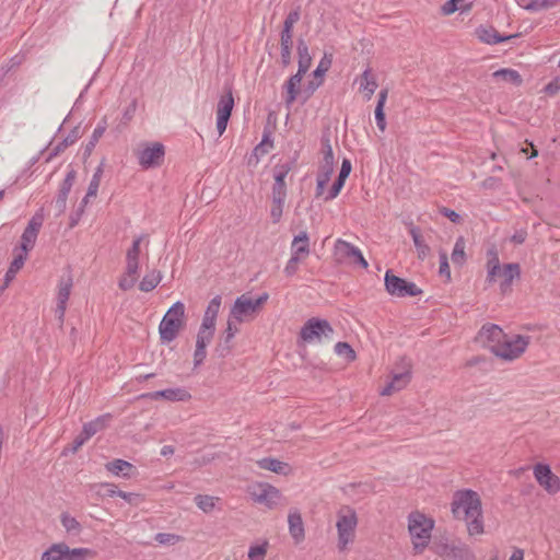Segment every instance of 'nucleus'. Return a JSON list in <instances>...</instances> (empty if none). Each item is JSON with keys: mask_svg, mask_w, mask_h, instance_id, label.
Returning <instances> with one entry per match:
<instances>
[{"mask_svg": "<svg viewBox=\"0 0 560 560\" xmlns=\"http://www.w3.org/2000/svg\"><path fill=\"white\" fill-rule=\"evenodd\" d=\"M452 513L455 518L466 521L469 535L483 533L481 501L477 492L457 491L452 502Z\"/></svg>", "mask_w": 560, "mask_h": 560, "instance_id": "nucleus-1", "label": "nucleus"}, {"mask_svg": "<svg viewBox=\"0 0 560 560\" xmlns=\"http://www.w3.org/2000/svg\"><path fill=\"white\" fill-rule=\"evenodd\" d=\"M358 526V515L354 509L349 505H343L337 512V548L339 551H345L353 544L355 539V529Z\"/></svg>", "mask_w": 560, "mask_h": 560, "instance_id": "nucleus-2", "label": "nucleus"}, {"mask_svg": "<svg viewBox=\"0 0 560 560\" xmlns=\"http://www.w3.org/2000/svg\"><path fill=\"white\" fill-rule=\"evenodd\" d=\"M434 522L423 513L412 512L408 516V529L412 546L417 553H421L429 545Z\"/></svg>", "mask_w": 560, "mask_h": 560, "instance_id": "nucleus-3", "label": "nucleus"}, {"mask_svg": "<svg viewBox=\"0 0 560 560\" xmlns=\"http://www.w3.org/2000/svg\"><path fill=\"white\" fill-rule=\"evenodd\" d=\"M185 326V305L177 301L163 316L160 326V338L163 342L170 343L176 339Z\"/></svg>", "mask_w": 560, "mask_h": 560, "instance_id": "nucleus-4", "label": "nucleus"}, {"mask_svg": "<svg viewBox=\"0 0 560 560\" xmlns=\"http://www.w3.org/2000/svg\"><path fill=\"white\" fill-rule=\"evenodd\" d=\"M96 556L90 548H70L66 542L51 544L40 556V560H89Z\"/></svg>", "mask_w": 560, "mask_h": 560, "instance_id": "nucleus-5", "label": "nucleus"}, {"mask_svg": "<svg viewBox=\"0 0 560 560\" xmlns=\"http://www.w3.org/2000/svg\"><path fill=\"white\" fill-rule=\"evenodd\" d=\"M530 341L529 336L523 335H504V338L499 343H494L490 346V349L493 354L497 357L512 361L517 359L523 354L528 347Z\"/></svg>", "mask_w": 560, "mask_h": 560, "instance_id": "nucleus-6", "label": "nucleus"}, {"mask_svg": "<svg viewBox=\"0 0 560 560\" xmlns=\"http://www.w3.org/2000/svg\"><path fill=\"white\" fill-rule=\"evenodd\" d=\"M310 254V237L306 231L300 232L291 243V257L283 272L287 277H293L299 270V264Z\"/></svg>", "mask_w": 560, "mask_h": 560, "instance_id": "nucleus-7", "label": "nucleus"}, {"mask_svg": "<svg viewBox=\"0 0 560 560\" xmlns=\"http://www.w3.org/2000/svg\"><path fill=\"white\" fill-rule=\"evenodd\" d=\"M268 293H262L257 299H252L246 294L238 296L230 310V317L236 322L242 323L248 317L253 316L259 307L267 302Z\"/></svg>", "mask_w": 560, "mask_h": 560, "instance_id": "nucleus-8", "label": "nucleus"}, {"mask_svg": "<svg viewBox=\"0 0 560 560\" xmlns=\"http://www.w3.org/2000/svg\"><path fill=\"white\" fill-rule=\"evenodd\" d=\"M334 335V328L326 319L312 317L305 322L300 331V337L305 342L320 341L323 337L330 339Z\"/></svg>", "mask_w": 560, "mask_h": 560, "instance_id": "nucleus-9", "label": "nucleus"}, {"mask_svg": "<svg viewBox=\"0 0 560 560\" xmlns=\"http://www.w3.org/2000/svg\"><path fill=\"white\" fill-rule=\"evenodd\" d=\"M385 289L388 294L397 298L417 296L422 293L415 282L395 276L392 270L385 272Z\"/></svg>", "mask_w": 560, "mask_h": 560, "instance_id": "nucleus-10", "label": "nucleus"}, {"mask_svg": "<svg viewBox=\"0 0 560 560\" xmlns=\"http://www.w3.org/2000/svg\"><path fill=\"white\" fill-rule=\"evenodd\" d=\"M140 237L135 238L132 247L127 253L126 272L119 280V288L124 291L131 289L138 279Z\"/></svg>", "mask_w": 560, "mask_h": 560, "instance_id": "nucleus-11", "label": "nucleus"}, {"mask_svg": "<svg viewBox=\"0 0 560 560\" xmlns=\"http://www.w3.org/2000/svg\"><path fill=\"white\" fill-rule=\"evenodd\" d=\"M44 223V215L40 212L35 213L28 221L21 235L20 250L28 253L35 246L38 233Z\"/></svg>", "mask_w": 560, "mask_h": 560, "instance_id": "nucleus-12", "label": "nucleus"}, {"mask_svg": "<svg viewBox=\"0 0 560 560\" xmlns=\"http://www.w3.org/2000/svg\"><path fill=\"white\" fill-rule=\"evenodd\" d=\"M533 470L535 479L548 493L555 494L560 491V479L551 471L549 465L538 463Z\"/></svg>", "mask_w": 560, "mask_h": 560, "instance_id": "nucleus-13", "label": "nucleus"}, {"mask_svg": "<svg viewBox=\"0 0 560 560\" xmlns=\"http://www.w3.org/2000/svg\"><path fill=\"white\" fill-rule=\"evenodd\" d=\"M73 287V279L70 273L62 276L57 285V306L55 313L60 323H63L67 304Z\"/></svg>", "mask_w": 560, "mask_h": 560, "instance_id": "nucleus-14", "label": "nucleus"}, {"mask_svg": "<svg viewBox=\"0 0 560 560\" xmlns=\"http://www.w3.org/2000/svg\"><path fill=\"white\" fill-rule=\"evenodd\" d=\"M250 495L255 502L273 509L281 498V492L269 483H259L253 488Z\"/></svg>", "mask_w": 560, "mask_h": 560, "instance_id": "nucleus-15", "label": "nucleus"}, {"mask_svg": "<svg viewBox=\"0 0 560 560\" xmlns=\"http://www.w3.org/2000/svg\"><path fill=\"white\" fill-rule=\"evenodd\" d=\"M165 159V148L161 142L142 144V170L162 165Z\"/></svg>", "mask_w": 560, "mask_h": 560, "instance_id": "nucleus-16", "label": "nucleus"}, {"mask_svg": "<svg viewBox=\"0 0 560 560\" xmlns=\"http://www.w3.org/2000/svg\"><path fill=\"white\" fill-rule=\"evenodd\" d=\"M434 552L444 560H475L472 551L464 545L440 544L434 547Z\"/></svg>", "mask_w": 560, "mask_h": 560, "instance_id": "nucleus-17", "label": "nucleus"}, {"mask_svg": "<svg viewBox=\"0 0 560 560\" xmlns=\"http://www.w3.org/2000/svg\"><path fill=\"white\" fill-rule=\"evenodd\" d=\"M190 397L191 395L182 387L142 393V399L151 400L164 399L167 401H187L190 399Z\"/></svg>", "mask_w": 560, "mask_h": 560, "instance_id": "nucleus-18", "label": "nucleus"}, {"mask_svg": "<svg viewBox=\"0 0 560 560\" xmlns=\"http://www.w3.org/2000/svg\"><path fill=\"white\" fill-rule=\"evenodd\" d=\"M336 248L339 253H341L345 257L352 260L353 264L361 266L362 268L366 269L369 264L365 260V258L362 255V252L359 249V247L354 246L353 244L338 240L336 244Z\"/></svg>", "mask_w": 560, "mask_h": 560, "instance_id": "nucleus-19", "label": "nucleus"}, {"mask_svg": "<svg viewBox=\"0 0 560 560\" xmlns=\"http://www.w3.org/2000/svg\"><path fill=\"white\" fill-rule=\"evenodd\" d=\"M289 533L295 542H300L305 537L304 523L298 509H292L288 515Z\"/></svg>", "mask_w": 560, "mask_h": 560, "instance_id": "nucleus-20", "label": "nucleus"}, {"mask_svg": "<svg viewBox=\"0 0 560 560\" xmlns=\"http://www.w3.org/2000/svg\"><path fill=\"white\" fill-rule=\"evenodd\" d=\"M75 179V171L70 170L65 179L62 180L57 198H56V207L58 208L59 212H63L67 208V198L69 192L71 191V188L73 186Z\"/></svg>", "mask_w": 560, "mask_h": 560, "instance_id": "nucleus-21", "label": "nucleus"}, {"mask_svg": "<svg viewBox=\"0 0 560 560\" xmlns=\"http://www.w3.org/2000/svg\"><path fill=\"white\" fill-rule=\"evenodd\" d=\"M305 72H298L289 78V80L284 83V89L287 92L284 102L288 107H290L296 100L298 94L300 92V84L303 79Z\"/></svg>", "mask_w": 560, "mask_h": 560, "instance_id": "nucleus-22", "label": "nucleus"}, {"mask_svg": "<svg viewBox=\"0 0 560 560\" xmlns=\"http://www.w3.org/2000/svg\"><path fill=\"white\" fill-rule=\"evenodd\" d=\"M504 332L495 324H488L483 325L478 334V338L482 342H489V347L494 343L501 342V340L504 338Z\"/></svg>", "mask_w": 560, "mask_h": 560, "instance_id": "nucleus-23", "label": "nucleus"}, {"mask_svg": "<svg viewBox=\"0 0 560 560\" xmlns=\"http://www.w3.org/2000/svg\"><path fill=\"white\" fill-rule=\"evenodd\" d=\"M503 280L500 283V290L502 293H506L511 290V285L514 279L521 277V267L517 262L505 264L502 268Z\"/></svg>", "mask_w": 560, "mask_h": 560, "instance_id": "nucleus-24", "label": "nucleus"}, {"mask_svg": "<svg viewBox=\"0 0 560 560\" xmlns=\"http://www.w3.org/2000/svg\"><path fill=\"white\" fill-rule=\"evenodd\" d=\"M478 38L489 45H497L516 37V35H501L493 27H479L477 30Z\"/></svg>", "mask_w": 560, "mask_h": 560, "instance_id": "nucleus-25", "label": "nucleus"}, {"mask_svg": "<svg viewBox=\"0 0 560 560\" xmlns=\"http://www.w3.org/2000/svg\"><path fill=\"white\" fill-rule=\"evenodd\" d=\"M105 469L117 477H129L136 469L132 464L124 459H114L105 464Z\"/></svg>", "mask_w": 560, "mask_h": 560, "instance_id": "nucleus-26", "label": "nucleus"}, {"mask_svg": "<svg viewBox=\"0 0 560 560\" xmlns=\"http://www.w3.org/2000/svg\"><path fill=\"white\" fill-rule=\"evenodd\" d=\"M110 419L112 416L109 413L102 415L94 420L84 423L82 432L85 434V438L91 439L94 434L104 430L108 425Z\"/></svg>", "mask_w": 560, "mask_h": 560, "instance_id": "nucleus-27", "label": "nucleus"}, {"mask_svg": "<svg viewBox=\"0 0 560 560\" xmlns=\"http://www.w3.org/2000/svg\"><path fill=\"white\" fill-rule=\"evenodd\" d=\"M410 381V373L408 371L400 372L393 375L392 381L382 389V395H390L394 392L402 389Z\"/></svg>", "mask_w": 560, "mask_h": 560, "instance_id": "nucleus-28", "label": "nucleus"}, {"mask_svg": "<svg viewBox=\"0 0 560 560\" xmlns=\"http://www.w3.org/2000/svg\"><path fill=\"white\" fill-rule=\"evenodd\" d=\"M296 50L299 56L298 70H300V72L306 73L312 65V56L308 51V46L303 38L298 39Z\"/></svg>", "mask_w": 560, "mask_h": 560, "instance_id": "nucleus-29", "label": "nucleus"}, {"mask_svg": "<svg viewBox=\"0 0 560 560\" xmlns=\"http://www.w3.org/2000/svg\"><path fill=\"white\" fill-rule=\"evenodd\" d=\"M257 464L261 469L269 470L279 475H287L290 470L289 464L272 457L261 458Z\"/></svg>", "mask_w": 560, "mask_h": 560, "instance_id": "nucleus-30", "label": "nucleus"}, {"mask_svg": "<svg viewBox=\"0 0 560 560\" xmlns=\"http://www.w3.org/2000/svg\"><path fill=\"white\" fill-rule=\"evenodd\" d=\"M377 82L370 68L365 69L360 78V90L364 92V97L370 101L375 90Z\"/></svg>", "mask_w": 560, "mask_h": 560, "instance_id": "nucleus-31", "label": "nucleus"}, {"mask_svg": "<svg viewBox=\"0 0 560 560\" xmlns=\"http://www.w3.org/2000/svg\"><path fill=\"white\" fill-rule=\"evenodd\" d=\"M234 107V97L232 94V90L229 89L225 94H223L217 105V117H223L230 119L232 110Z\"/></svg>", "mask_w": 560, "mask_h": 560, "instance_id": "nucleus-32", "label": "nucleus"}, {"mask_svg": "<svg viewBox=\"0 0 560 560\" xmlns=\"http://www.w3.org/2000/svg\"><path fill=\"white\" fill-rule=\"evenodd\" d=\"M409 233L412 237L415 247L417 249L418 258L423 260L429 255L430 247L423 242L419 228L411 224Z\"/></svg>", "mask_w": 560, "mask_h": 560, "instance_id": "nucleus-33", "label": "nucleus"}, {"mask_svg": "<svg viewBox=\"0 0 560 560\" xmlns=\"http://www.w3.org/2000/svg\"><path fill=\"white\" fill-rule=\"evenodd\" d=\"M90 490L98 498H114L118 492L117 486L110 482H98L90 486Z\"/></svg>", "mask_w": 560, "mask_h": 560, "instance_id": "nucleus-34", "label": "nucleus"}, {"mask_svg": "<svg viewBox=\"0 0 560 560\" xmlns=\"http://www.w3.org/2000/svg\"><path fill=\"white\" fill-rule=\"evenodd\" d=\"M492 77L494 79L510 82L516 86H520L523 83L522 75L520 74L518 71H516L514 69L503 68V69L497 70L492 73Z\"/></svg>", "mask_w": 560, "mask_h": 560, "instance_id": "nucleus-35", "label": "nucleus"}, {"mask_svg": "<svg viewBox=\"0 0 560 560\" xmlns=\"http://www.w3.org/2000/svg\"><path fill=\"white\" fill-rule=\"evenodd\" d=\"M465 246V238L463 236L457 237L451 254L452 262L457 267H462L466 262Z\"/></svg>", "mask_w": 560, "mask_h": 560, "instance_id": "nucleus-36", "label": "nucleus"}, {"mask_svg": "<svg viewBox=\"0 0 560 560\" xmlns=\"http://www.w3.org/2000/svg\"><path fill=\"white\" fill-rule=\"evenodd\" d=\"M233 339L232 337L223 334L220 338H219V341L214 348V354L218 357V358H226L231 351H232V348H233Z\"/></svg>", "mask_w": 560, "mask_h": 560, "instance_id": "nucleus-37", "label": "nucleus"}, {"mask_svg": "<svg viewBox=\"0 0 560 560\" xmlns=\"http://www.w3.org/2000/svg\"><path fill=\"white\" fill-rule=\"evenodd\" d=\"M106 128H107V122H106V119L104 118L94 128L91 139L85 147V154H88V155L91 154V152L95 148L96 143L98 142V140L103 137L104 132L106 131Z\"/></svg>", "mask_w": 560, "mask_h": 560, "instance_id": "nucleus-38", "label": "nucleus"}, {"mask_svg": "<svg viewBox=\"0 0 560 560\" xmlns=\"http://www.w3.org/2000/svg\"><path fill=\"white\" fill-rule=\"evenodd\" d=\"M218 500V498L207 494H197L194 498L196 505L205 513L212 512L215 508V502Z\"/></svg>", "mask_w": 560, "mask_h": 560, "instance_id": "nucleus-39", "label": "nucleus"}, {"mask_svg": "<svg viewBox=\"0 0 560 560\" xmlns=\"http://www.w3.org/2000/svg\"><path fill=\"white\" fill-rule=\"evenodd\" d=\"M471 3H466L465 0H447L442 5V13L450 15L456 11L465 12L470 9Z\"/></svg>", "mask_w": 560, "mask_h": 560, "instance_id": "nucleus-40", "label": "nucleus"}, {"mask_svg": "<svg viewBox=\"0 0 560 560\" xmlns=\"http://www.w3.org/2000/svg\"><path fill=\"white\" fill-rule=\"evenodd\" d=\"M60 522L67 533L79 534L82 529V526L78 520L71 516L69 513H62L60 515Z\"/></svg>", "mask_w": 560, "mask_h": 560, "instance_id": "nucleus-41", "label": "nucleus"}, {"mask_svg": "<svg viewBox=\"0 0 560 560\" xmlns=\"http://www.w3.org/2000/svg\"><path fill=\"white\" fill-rule=\"evenodd\" d=\"M559 1L560 0H530L524 5V9L530 12H538L556 7Z\"/></svg>", "mask_w": 560, "mask_h": 560, "instance_id": "nucleus-42", "label": "nucleus"}, {"mask_svg": "<svg viewBox=\"0 0 560 560\" xmlns=\"http://www.w3.org/2000/svg\"><path fill=\"white\" fill-rule=\"evenodd\" d=\"M137 98H132L130 103L124 108L122 116L118 127H125L131 121L137 112Z\"/></svg>", "mask_w": 560, "mask_h": 560, "instance_id": "nucleus-43", "label": "nucleus"}, {"mask_svg": "<svg viewBox=\"0 0 560 560\" xmlns=\"http://www.w3.org/2000/svg\"><path fill=\"white\" fill-rule=\"evenodd\" d=\"M335 352L340 357H345L347 361H353L355 359V352L348 342H337L335 345Z\"/></svg>", "mask_w": 560, "mask_h": 560, "instance_id": "nucleus-44", "label": "nucleus"}, {"mask_svg": "<svg viewBox=\"0 0 560 560\" xmlns=\"http://www.w3.org/2000/svg\"><path fill=\"white\" fill-rule=\"evenodd\" d=\"M161 273L156 271H152L151 273L144 276L142 278V291H151L153 290L161 281Z\"/></svg>", "mask_w": 560, "mask_h": 560, "instance_id": "nucleus-45", "label": "nucleus"}, {"mask_svg": "<svg viewBox=\"0 0 560 560\" xmlns=\"http://www.w3.org/2000/svg\"><path fill=\"white\" fill-rule=\"evenodd\" d=\"M335 168V159H324L322 161V164L319 166L317 176L330 179Z\"/></svg>", "mask_w": 560, "mask_h": 560, "instance_id": "nucleus-46", "label": "nucleus"}, {"mask_svg": "<svg viewBox=\"0 0 560 560\" xmlns=\"http://www.w3.org/2000/svg\"><path fill=\"white\" fill-rule=\"evenodd\" d=\"M345 182L346 179L341 178V177H337L332 184V186L330 187V189L328 190V192L324 196V201L327 202V201H331L334 200L335 198H337V196L340 194L343 185H345Z\"/></svg>", "mask_w": 560, "mask_h": 560, "instance_id": "nucleus-47", "label": "nucleus"}, {"mask_svg": "<svg viewBox=\"0 0 560 560\" xmlns=\"http://www.w3.org/2000/svg\"><path fill=\"white\" fill-rule=\"evenodd\" d=\"M221 303H222V298L221 295H215L214 298H212L210 300V302L208 303V306L205 311V315H208V316H211V317H218V314H219V311H220V307H221Z\"/></svg>", "mask_w": 560, "mask_h": 560, "instance_id": "nucleus-48", "label": "nucleus"}, {"mask_svg": "<svg viewBox=\"0 0 560 560\" xmlns=\"http://www.w3.org/2000/svg\"><path fill=\"white\" fill-rule=\"evenodd\" d=\"M214 331L199 327L196 345L207 347L213 339Z\"/></svg>", "mask_w": 560, "mask_h": 560, "instance_id": "nucleus-49", "label": "nucleus"}, {"mask_svg": "<svg viewBox=\"0 0 560 560\" xmlns=\"http://www.w3.org/2000/svg\"><path fill=\"white\" fill-rule=\"evenodd\" d=\"M267 552V542L262 545L252 546L248 550V559L249 560H264V557Z\"/></svg>", "mask_w": 560, "mask_h": 560, "instance_id": "nucleus-50", "label": "nucleus"}, {"mask_svg": "<svg viewBox=\"0 0 560 560\" xmlns=\"http://www.w3.org/2000/svg\"><path fill=\"white\" fill-rule=\"evenodd\" d=\"M154 539L161 545H174L180 540V537L175 534L158 533Z\"/></svg>", "mask_w": 560, "mask_h": 560, "instance_id": "nucleus-51", "label": "nucleus"}, {"mask_svg": "<svg viewBox=\"0 0 560 560\" xmlns=\"http://www.w3.org/2000/svg\"><path fill=\"white\" fill-rule=\"evenodd\" d=\"M287 187H275L271 188V201L272 203H282L284 205L287 199Z\"/></svg>", "mask_w": 560, "mask_h": 560, "instance_id": "nucleus-52", "label": "nucleus"}, {"mask_svg": "<svg viewBox=\"0 0 560 560\" xmlns=\"http://www.w3.org/2000/svg\"><path fill=\"white\" fill-rule=\"evenodd\" d=\"M27 259V253L20 250L13 258L10 264L11 272H19V270L24 266L25 260Z\"/></svg>", "mask_w": 560, "mask_h": 560, "instance_id": "nucleus-53", "label": "nucleus"}, {"mask_svg": "<svg viewBox=\"0 0 560 560\" xmlns=\"http://www.w3.org/2000/svg\"><path fill=\"white\" fill-rule=\"evenodd\" d=\"M330 66L331 59L325 55L323 59L319 61L317 68L314 70L313 75L315 78H323L324 74L329 70Z\"/></svg>", "mask_w": 560, "mask_h": 560, "instance_id": "nucleus-54", "label": "nucleus"}, {"mask_svg": "<svg viewBox=\"0 0 560 560\" xmlns=\"http://www.w3.org/2000/svg\"><path fill=\"white\" fill-rule=\"evenodd\" d=\"M439 256H440L439 273L441 276L446 277L450 280L451 279V269H450V265H448L447 254L442 250V252H440Z\"/></svg>", "mask_w": 560, "mask_h": 560, "instance_id": "nucleus-55", "label": "nucleus"}, {"mask_svg": "<svg viewBox=\"0 0 560 560\" xmlns=\"http://www.w3.org/2000/svg\"><path fill=\"white\" fill-rule=\"evenodd\" d=\"M374 114H375V120H376V125H377L378 129L381 131H385L386 118H385V113H384V106H382L381 104H376Z\"/></svg>", "mask_w": 560, "mask_h": 560, "instance_id": "nucleus-56", "label": "nucleus"}, {"mask_svg": "<svg viewBox=\"0 0 560 560\" xmlns=\"http://www.w3.org/2000/svg\"><path fill=\"white\" fill-rule=\"evenodd\" d=\"M283 207L284 205L282 203H271V208H270V218H271V221L272 223H279L281 218H282V213H283Z\"/></svg>", "mask_w": 560, "mask_h": 560, "instance_id": "nucleus-57", "label": "nucleus"}, {"mask_svg": "<svg viewBox=\"0 0 560 560\" xmlns=\"http://www.w3.org/2000/svg\"><path fill=\"white\" fill-rule=\"evenodd\" d=\"M206 357H207V347L196 345V349L194 352V365L199 366L200 364H202Z\"/></svg>", "mask_w": 560, "mask_h": 560, "instance_id": "nucleus-58", "label": "nucleus"}, {"mask_svg": "<svg viewBox=\"0 0 560 560\" xmlns=\"http://www.w3.org/2000/svg\"><path fill=\"white\" fill-rule=\"evenodd\" d=\"M440 213L447 218L453 223H459L460 222V215L455 211L446 207H442L440 209Z\"/></svg>", "mask_w": 560, "mask_h": 560, "instance_id": "nucleus-59", "label": "nucleus"}, {"mask_svg": "<svg viewBox=\"0 0 560 560\" xmlns=\"http://www.w3.org/2000/svg\"><path fill=\"white\" fill-rule=\"evenodd\" d=\"M544 90L548 95L557 94L560 91V77L552 79Z\"/></svg>", "mask_w": 560, "mask_h": 560, "instance_id": "nucleus-60", "label": "nucleus"}, {"mask_svg": "<svg viewBox=\"0 0 560 560\" xmlns=\"http://www.w3.org/2000/svg\"><path fill=\"white\" fill-rule=\"evenodd\" d=\"M488 256H489V259L487 262V268L492 267V270L500 269L501 265H500L499 256H498V253L495 252V249H490L488 252Z\"/></svg>", "mask_w": 560, "mask_h": 560, "instance_id": "nucleus-61", "label": "nucleus"}, {"mask_svg": "<svg viewBox=\"0 0 560 560\" xmlns=\"http://www.w3.org/2000/svg\"><path fill=\"white\" fill-rule=\"evenodd\" d=\"M237 323L238 322H236L234 318L229 316V319H228V323H226V328L223 331V334L234 338L236 332L238 331Z\"/></svg>", "mask_w": 560, "mask_h": 560, "instance_id": "nucleus-62", "label": "nucleus"}, {"mask_svg": "<svg viewBox=\"0 0 560 560\" xmlns=\"http://www.w3.org/2000/svg\"><path fill=\"white\" fill-rule=\"evenodd\" d=\"M292 167H293V161L292 162H285V163L277 164L273 167V174L281 173L283 176H288V174L290 173Z\"/></svg>", "mask_w": 560, "mask_h": 560, "instance_id": "nucleus-63", "label": "nucleus"}, {"mask_svg": "<svg viewBox=\"0 0 560 560\" xmlns=\"http://www.w3.org/2000/svg\"><path fill=\"white\" fill-rule=\"evenodd\" d=\"M89 440V438H85V434L81 432L72 442V445L70 447V452L75 453L78 450Z\"/></svg>", "mask_w": 560, "mask_h": 560, "instance_id": "nucleus-64", "label": "nucleus"}]
</instances>
